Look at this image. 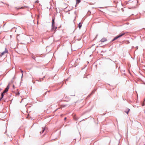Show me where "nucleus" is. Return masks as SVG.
Masks as SVG:
<instances>
[{"label":"nucleus","mask_w":145,"mask_h":145,"mask_svg":"<svg viewBox=\"0 0 145 145\" xmlns=\"http://www.w3.org/2000/svg\"><path fill=\"white\" fill-rule=\"evenodd\" d=\"M57 28V27L55 26V18L52 17V30H56Z\"/></svg>","instance_id":"nucleus-1"},{"label":"nucleus","mask_w":145,"mask_h":145,"mask_svg":"<svg viewBox=\"0 0 145 145\" xmlns=\"http://www.w3.org/2000/svg\"><path fill=\"white\" fill-rule=\"evenodd\" d=\"M125 34V33H121L120 34L118 35L115 37L110 42L111 43L112 42L117 39H118L124 35Z\"/></svg>","instance_id":"nucleus-2"},{"label":"nucleus","mask_w":145,"mask_h":145,"mask_svg":"<svg viewBox=\"0 0 145 145\" xmlns=\"http://www.w3.org/2000/svg\"><path fill=\"white\" fill-rule=\"evenodd\" d=\"M7 52L8 50H7V48H5V50L1 53V54L0 55V56H2L3 55L7 53Z\"/></svg>","instance_id":"nucleus-3"},{"label":"nucleus","mask_w":145,"mask_h":145,"mask_svg":"<svg viewBox=\"0 0 145 145\" xmlns=\"http://www.w3.org/2000/svg\"><path fill=\"white\" fill-rule=\"evenodd\" d=\"M107 40V39L106 38H104L101 39L100 40V41L101 42H103L106 41Z\"/></svg>","instance_id":"nucleus-4"},{"label":"nucleus","mask_w":145,"mask_h":145,"mask_svg":"<svg viewBox=\"0 0 145 145\" xmlns=\"http://www.w3.org/2000/svg\"><path fill=\"white\" fill-rule=\"evenodd\" d=\"M9 84H8L6 88H5V89H4V91H5L7 92L8 91V89L9 88Z\"/></svg>","instance_id":"nucleus-5"},{"label":"nucleus","mask_w":145,"mask_h":145,"mask_svg":"<svg viewBox=\"0 0 145 145\" xmlns=\"http://www.w3.org/2000/svg\"><path fill=\"white\" fill-rule=\"evenodd\" d=\"M130 110L128 108H127L126 110H125L124 112L126 113L127 114H128Z\"/></svg>","instance_id":"nucleus-6"},{"label":"nucleus","mask_w":145,"mask_h":145,"mask_svg":"<svg viewBox=\"0 0 145 145\" xmlns=\"http://www.w3.org/2000/svg\"><path fill=\"white\" fill-rule=\"evenodd\" d=\"M45 129V128H42V131L40 132V134H41L43 133L44 132V131Z\"/></svg>","instance_id":"nucleus-7"},{"label":"nucleus","mask_w":145,"mask_h":145,"mask_svg":"<svg viewBox=\"0 0 145 145\" xmlns=\"http://www.w3.org/2000/svg\"><path fill=\"white\" fill-rule=\"evenodd\" d=\"M4 95V93H3V92L1 93V97L0 98H1V99H3Z\"/></svg>","instance_id":"nucleus-8"},{"label":"nucleus","mask_w":145,"mask_h":145,"mask_svg":"<svg viewBox=\"0 0 145 145\" xmlns=\"http://www.w3.org/2000/svg\"><path fill=\"white\" fill-rule=\"evenodd\" d=\"M82 26V23H79L78 24V27L79 28H80Z\"/></svg>","instance_id":"nucleus-9"},{"label":"nucleus","mask_w":145,"mask_h":145,"mask_svg":"<svg viewBox=\"0 0 145 145\" xmlns=\"http://www.w3.org/2000/svg\"><path fill=\"white\" fill-rule=\"evenodd\" d=\"M20 71L22 73V75L21 77V78H22L23 77V72L22 69H20Z\"/></svg>","instance_id":"nucleus-10"},{"label":"nucleus","mask_w":145,"mask_h":145,"mask_svg":"<svg viewBox=\"0 0 145 145\" xmlns=\"http://www.w3.org/2000/svg\"><path fill=\"white\" fill-rule=\"evenodd\" d=\"M81 0H76V4L80 2Z\"/></svg>","instance_id":"nucleus-11"},{"label":"nucleus","mask_w":145,"mask_h":145,"mask_svg":"<svg viewBox=\"0 0 145 145\" xmlns=\"http://www.w3.org/2000/svg\"><path fill=\"white\" fill-rule=\"evenodd\" d=\"M23 7H16V8L17 9H22L23 8Z\"/></svg>","instance_id":"nucleus-12"},{"label":"nucleus","mask_w":145,"mask_h":145,"mask_svg":"<svg viewBox=\"0 0 145 145\" xmlns=\"http://www.w3.org/2000/svg\"><path fill=\"white\" fill-rule=\"evenodd\" d=\"M48 92V91H46L44 94V95H45Z\"/></svg>","instance_id":"nucleus-13"},{"label":"nucleus","mask_w":145,"mask_h":145,"mask_svg":"<svg viewBox=\"0 0 145 145\" xmlns=\"http://www.w3.org/2000/svg\"><path fill=\"white\" fill-rule=\"evenodd\" d=\"M20 94V93L19 92H18V93L17 94H16V95H19Z\"/></svg>","instance_id":"nucleus-14"},{"label":"nucleus","mask_w":145,"mask_h":145,"mask_svg":"<svg viewBox=\"0 0 145 145\" xmlns=\"http://www.w3.org/2000/svg\"><path fill=\"white\" fill-rule=\"evenodd\" d=\"M7 92H6L4 90L3 91V93H6Z\"/></svg>","instance_id":"nucleus-15"},{"label":"nucleus","mask_w":145,"mask_h":145,"mask_svg":"<svg viewBox=\"0 0 145 145\" xmlns=\"http://www.w3.org/2000/svg\"><path fill=\"white\" fill-rule=\"evenodd\" d=\"M32 57L33 59H35V57L33 56Z\"/></svg>","instance_id":"nucleus-16"},{"label":"nucleus","mask_w":145,"mask_h":145,"mask_svg":"<svg viewBox=\"0 0 145 145\" xmlns=\"http://www.w3.org/2000/svg\"><path fill=\"white\" fill-rule=\"evenodd\" d=\"M66 117H65V118H64V120H66Z\"/></svg>","instance_id":"nucleus-17"},{"label":"nucleus","mask_w":145,"mask_h":145,"mask_svg":"<svg viewBox=\"0 0 145 145\" xmlns=\"http://www.w3.org/2000/svg\"><path fill=\"white\" fill-rule=\"evenodd\" d=\"M39 2V1H36L35 2H36V3H38V2Z\"/></svg>","instance_id":"nucleus-18"},{"label":"nucleus","mask_w":145,"mask_h":145,"mask_svg":"<svg viewBox=\"0 0 145 145\" xmlns=\"http://www.w3.org/2000/svg\"><path fill=\"white\" fill-rule=\"evenodd\" d=\"M95 92L94 91H93L91 93H93L94 92Z\"/></svg>","instance_id":"nucleus-19"},{"label":"nucleus","mask_w":145,"mask_h":145,"mask_svg":"<svg viewBox=\"0 0 145 145\" xmlns=\"http://www.w3.org/2000/svg\"><path fill=\"white\" fill-rule=\"evenodd\" d=\"M13 87L14 88V85H13Z\"/></svg>","instance_id":"nucleus-20"},{"label":"nucleus","mask_w":145,"mask_h":145,"mask_svg":"<svg viewBox=\"0 0 145 145\" xmlns=\"http://www.w3.org/2000/svg\"><path fill=\"white\" fill-rule=\"evenodd\" d=\"M47 91H48V92H49L50 91V90H49Z\"/></svg>","instance_id":"nucleus-21"},{"label":"nucleus","mask_w":145,"mask_h":145,"mask_svg":"<svg viewBox=\"0 0 145 145\" xmlns=\"http://www.w3.org/2000/svg\"><path fill=\"white\" fill-rule=\"evenodd\" d=\"M2 3L3 4H5L3 2H0V3Z\"/></svg>","instance_id":"nucleus-22"},{"label":"nucleus","mask_w":145,"mask_h":145,"mask_svg":"<svg viewBox=\"0 0 145 145\" xmlns=\"http://www.w3.org/2000/svg\"><path fill=\"white\" fill-rule=\"evenodd\" d=\"M1 99V98H0V101H1V99Z\"/></svg>","instance_id":"nucleus-23"},{"label":"nucleus","mask_w":145,"mask_h":145,"mask_svg":"<svg viewBox=\"0 0 145 145\" xmlns=\"http://www.w3.org/2000/svg\"><path fill=\"white\" fill-rule=\"evenodd\" d=\"M127 42L128 43H129V41H127Z\"/></svg>","instance_id":"nucleus-24"},{"label":"nucleus","mask_w":145,"mask_h":145,"mask_svg":"<svg viewBox=\"0 0 145 145\" xmlns=\"http://www.w3.org/2000/svg\"><path fill=\"white\" fill-rule=\"evenodd\" d=\"M144 105H142V106H144Z\"/></svg>","instance_id":"nucleus-25"},{"label":"nucleus","mask_w":145,"mask_h":145,"mask_svg":"<svg viewBox=\"0 0 145 145\" xmlns=\"http://www.w3.org/2000/svg\"><path fill=\"white\" fill-rule=\"evenodd\" d=\"M97 35L96 36V37H97Z\"/></svg>","instance_id":"nucleus-26"},{"label":"nucleus","mask_w":145,"mask_h":145,"mask_svg":"<svg viewBox=\"0 0 145 145\" xmlns=\"http://www.w3.org/2000/svg\"><path fill=\"white\" fill-rule=\"evenodd\" d=\"M14 29V27H13V28L12 29Z\"/></svg>","instance_id":"nucleus-27"},{"label":"nucleus","mask_w":145,"mask_h":145,"mask_svg":"<svg viewBox=\"0 0 145 145\" xmlns=\"http://www.w3.org/2000/svg\"><path fill=\"white\" fill-rule=\"evenodd\" d=\"M144 145H145V144H144Z\"/></svg>","instance_id":"nucleus-28"}]
</instances>
